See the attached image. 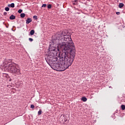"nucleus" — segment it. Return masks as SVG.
Here are the masks:
<instances>
[{
    "label": "nucleus",
    "mask_w": 125,
    "mask_h": 125,
    "mask_svg": "<svg viewBox=\"0 0 125 125\" xmlns=\"http://www.w3.org/2000/svg\"><path fill=\"white\" fill-rule=\"evenodd\" d=\"M38 115H42V109H40L38 111Z\"/></svg>",
    "instance_id": "16"
},
{
    "label": "nucleus",
    "mask_w": 125,
    "mask_h": 125,
    "mask_svg": "<svg viewBox=\"0 0 125 125\" xmlns=\"http://www.w3.org/2000/svg\"><path fill=\"white\" fill-rule=\"evenodd\" d=\"M33 19H35V20H37L38 19V17L36 16H34L33 17Z\"/></svg>",
    "instance_id": "15"
},
{
    "label": "nucleus",
    "mask_w": 125,
    "mask_h": 125,
    "mask_svg": "<svg viewBox=\"0 0 125 125\" xmlns=\"http://www.w3.org/2000/svg\"><path fill=\"white\" fill-rule=\"evenodd\" d=\"M42 7H46V4H43Z\"/></svg>",
    "instance_id": "19"
},
{
    "label": "nucleus",
    "mask_w": 125,
    "mask_h": 125,
    "mask_svg": "<svg viewBox=\"0 0 125 125\" xmlns=\"http://www.w3.org/2000/svg\"><path fill=\"white\" fill-rule=\"evenodd\" d=\"M22 11H23V10L20 9V10H19L18 12H19V13H22Z\"/></svg>",
    "instance_id": "18"
},
{
    "label": "nucleus",
    "mask_w": 125,
    "mask_h": 125,
    "mask_svg": "<svg viewBox=\"0 0 125 125\" xmlns=\"http://www.w3.org/2000/svg\"><path fill=\"white\" fill-rule=\"evenodd\" d=\"M54 55L53 54H52L51 57H53V56H54Z\"/></svg>",
    "instance_id": "24"
},
{
    "label": "nucleus",
    "mask_w": 125,
    "mask_h": 125,
    "mask_svg": "<svg viewBox=\"0 0 125 125\" xmlns=\"http://www.w3.org/2000/svg\"><path fill=\"white\" fill-rule=\"evenodd\" d=\"M30 34L31 36H33V35H34V34H35V30H31L30 31Z\"/></svg>",
    "instance_id": "10"
},
{
    "label": "nucleus",
    "mask_w": 125,
    "mask_h": 125,
    "mask_svg": "<svg viewBox=\"0 0 125 125\" xmlns=\"http://www.w3.org/2000/svg\"><path fill=\"white\" fill-rule=\"evenodd\" d=\"M8 7H12L13 8L15 6V4H14V3H12L11 4L8 5Z\"/></svg>",
    "instance_id": "6"
},
{
    "label": "nucleus",
    "mask_w": 125,
    "mask_h": 125,
    "mask_svg": "<svg viewBox=\"0 0 125 125\" xmlns=\"http://www.w3.org/2000/svg\"><path fill=\"white\" fill-rule=\"evenodd\" d=\"M16 17L15 16L12 15H11V16L10 17V20H14V19H15Z\"/></svg>",
    "instance_id": "7"
},
{
    "label": "nucleus",
    "mask_w": 125,
    "mask_h": 125,
    "mask_svg": "<svg viewBox=\"0 0 125 125\" xmlns=\"http://www.w3.org/2000/svg\"><path fill=\"white\" fill-rule=\"evenodd\" d=\"M122 110H125V105L124 104L121 105V106Z\"/></svg>",
    "instance_id": "13"
},
{
    "label": "nucleus",
    "mask_w": 125,
    "mask_h": 125,
    "mask_svg": "<svg viewBox=\"0 0 125 125\" xmlns=\"http://www.w3.org/2000/svg\"><path fill=\"white\" fill-rule=\"evenodd\" d=\"M4 14V15L5 16V15H6L7 14V13H6V12H4V14Z\"/></svg>",
    "instance_id": "23"
},
{
    "label": "nucleus",
    "mask_w": 125,
    "mask_h": 125,
    "mask_svg": "<svg viewBox=\"0 0 125 125\" xmlns=\"http://www.w3.org/2000/svg\"><path fill=\"white\" fill-rule=\"evenodd\" d=\"M51 7H52V5H51V4H48L47 5V8H48L49 9H50V8H51Z\"/></svg>",
    "instance_id": "14"
},
{
    "label": "nucleus",
    "mask_w": 125,
    "mask_h": 125,
    "mask_svg": "<svg viewBox=\"0 0 125 125\" xmlns=\"http://www.w3.org/2000/svg\"><path fill=\"white\" fill-rule=\"evenodd\" d=\"M30 108H31L32 109H34V108H35V105L31 104Z\"/></svg>",
    "instance_id": "20"
},
{
    "label": "nucleus",
    "mask_w": 125,
    "mask_h": 125,
    "mask_svg": "<svg viewBox=\"0 0 125 125\" xmlns=\"http://www.w3.org/2000/svg\"><path fill=\"white\" fill-rule=\"evenodd\" d=\"M31 22H32V19L28 18L26 20V24H30V23H31Z\"/></svg>",
    "instance_id": "5"
},
{
    "label": "nucleus",
    "mask_w": 125,
    "mask_h": 125,
    "mask_svg": "<svg viewBox=\"0 0 125 125\" xmlns=\"http://www.w3.org/2000/svg\"><path fill=\"white\" fill-rule=\"evenodd\" d=\"M5 10L6 11H9V8L8 7H5Z\"/></svg>",
    "instance_id": "17"
},
{
    "label": "nucleus",
    "mask_w": 125,
    "mask_h": 125,
    "mask_svg": "<svg viewBox=\"0 0 125 125\" xmlns=\"http://www.w3.org/2000/svg\"><path fill=\"white\" fill-rule=\"evenodd\" d=\"M69 66L63 62L61 59L60 60V72H63L66 69H68Z\"/></svg>",
    "instance_id": "3"
},
{
    "label": "nucleus",
    "mask_w": 125,
    "mask_h": 125,
    "mask_svg": "<svg viewBox=\"0 0 125 125\" xmlns=\"http://www.w3.org/2000/svg\"><path fill=\"white\" fill-rule=\"evenodd\" d=\"M77 2H78V0H74V1H73V4L74 5H76V4H77Z\"/></svg>",
    "instance_id": "12"
},
{
    "label": "nucleus",
    "mask_w": 125,
    "mask_h": 125,
    "mask_svg": "<svg viewBox=\"0 0 125 125\" xmlns=\"http://www.w3.org/2000/svg\"><path fill=\"white\" fill-rule=\"evenodd\" d=\"M82 100L83 101V102H85L87 101V99L85 97H83L82 98Z\"/></svg>",
    "instance_id": "8"
},
{
    "label": "nucleus",
    "mask_w": 125,
    "mask_h": 125,
    "mask_svg": "<svg viewBox=\"0 0 125 125\" xmlns=\"http://www.w3.org/2000/svg\"><path fill=\"white\" fill-rule=\"evenodd\" d=\"M25 16H26V14H25V13H21V18H24V17H25Z\"/></svg>",
    "instance_id": "11"
},
{
    "label": "nucleus",
    "mask_w": 125,
    "mask_h": 125,
    "mask_svg": "<svg viewBox=\"0 0 125 125\" xmlns=\"http://www.w3.org/2000/svg\"><path fill=\"white\" fill-rule=\"evenodd\" d=\"M116 14L117 15H120V14H121V13H120V12H116Z\"/></svg>",
    "instance_id": "22"
},
{
    "label": "nucleus",
    "mask_w": 125,
    "mask_h": 125,
    "mask_svg": "<svg viewBox=\"0 0 125 125\" xmlns=\"http://www.w3.org/2000/svg\"><path fill=\"white\" fill-rule=\"evenodd\" d=\"M29 42H33L34 40L32 38H29Z\"/></svg>",
    "instance_id": "21"
},
{
    "label": "nucleus",
    "mask_w": 125,
    "mask_h": 125,
    "mask_svg": "<svg viewBox=\"0 0 125 125\" xmlns=\"http://www.w3.org/2000/svg\"><path fill=\"white\" fill-rule=\"evenodd\" d=\"M16 64L12 63H8V71L10 72V73H12L14 76H18L20 75V69L17 68L16 67Z\"/></svg>",
    "instance_id": "2"
},
{
    "label": "nucleus",
    "mask_w": 125,
    "mask_h": 125,
    "mask_svg": "<svg viewBox=\"0 0 125 125\" xmlns=\"http://www.w3.org/2000/svg\"><path fill=\"white\" fill-rule=\"evenodd\" d=\"M124 3H120L119 4V8H122V7H124Z\"/></svg>",
    "instance_id": "9"
},
{
    "label": "nucleus",
    "mask_w": 125,
    "mask_h": 125,
    "mask_svg": "<svg viewBox=\"0 0 125 125\" xmlns=\"http://www.w3.org/2000/svg\"><path fill=\"white\" fill-rule=\"evenodd\" d=\"M67 35L68 32L64 30L61 31L59 34L53 36L52 42L54 44L58 45V48H50L49 50L53 53V51H56V49L59 51V49H62L63 52L61 56V59L63 63L70 67L75 60L76 48L71 36Z\"/></svg>",
    "instance_id": "1"
},
{
    "label": "nucleus",
    "mask_w": 125,
    "mask_h": 125,
    "mask_svg": "<svg viewBox=\"0 0 125 125\" xmlns=\"http://www.w3.org/2000/svg\"><path fill=\"white\" fill-rule=\"evenodd\" d=\"M53 67H54V70L60 72V62H58V61H56V63H54L53 65Z\"/></svg>",
    "instance_id": "4"
}]
</instances>
